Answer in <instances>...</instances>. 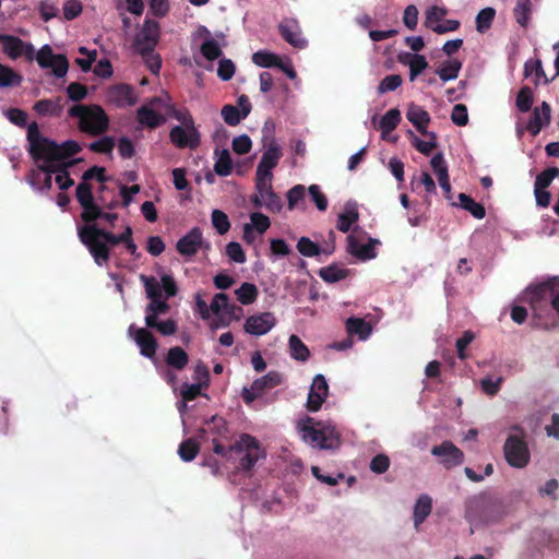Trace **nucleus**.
Segmentation results:
<instances>
[{"instance_id":"f257e3e1","label":"nucleus","mask_w":559,"mask_h":559,"mask_svg":"<svg viewBox=\"0 0 559 559\" xmlns=\"http://www.w3.org/2000/svg\"><path fill=\"white\" fill-rule=\"evenodd\" d=\"M28 153L36 164L27 182L34 190L48 191L52 186V175L60 190H67L74 185L68 168L74 165L73 156L80 151L75 141H64L57 144L45 138L36 123L27 128Z\"/></svg>"},{"instance_id":"f03ea898","label":"nucleus","mask_w":559,"mask_h":559,"mask_svg":"<svg viewBox=\"0 0 559 559\" xmlns=\"http://www.w3.org/2000/svg\"><path fill=\"white\" fill-rule=\"evenodd\" d=\"M145 288L146 297L150 304L145 308V325L157 330L162 335H173L177 331V323L173 319L158 321V316L165 314L169 310L167 299L175 297L178 293V285L174 276L162 270H157V276H139Z\"/></svg>"},{"instance_id":"7ed1b4c3","label":"nucleus","mask_w":559,"mask_h":559,"mask_svg":"<svg viewBox=\"0 0 559 559\" xmlns=\"http://www.w3.org/2000/svg\"><path fill=\"white\" fill-rule=\"evenodd\" d=\"M132 228L127 225L120 235H114L98 228L95 224H86L79 228V237L87 247L95 263L99 266L105 265L109 259L110 248L124 243L127 250L132 254H136L138 247L132 239Z\"/></svg>"},{"instance_id":"20e7f679","label":"nucleus","mask_w":559,"mask_h":559,"mask_svg":"<svg viewBox=\"0 0 559 559\" xmlns=\"http://www.w3.org/2000/svg\"><path fill=\"white\" fill-rule=\"evenodd\" d=\"M522 300L530 305L536 324L549 329L559 325V288L544 283L527 287Z\"/></svg>"},{"instance_id":"39448f33","label":"nucleus","mask_w":559,"mask_h":559,"mask_svg":"<svg viewBox=\"0 0 559 559\" xmlns=\"http://www.w3.org/2000/svg\"><path fill=\"white\" fill-rule=\"evenodd\" d=\"M296 428L300 439L312 448L334 450L341 444L340 431L330 420L319 421L306 416L297 421Z\"/></svg>"},{"instance_id":"423d86ee","label":"nucleus","mask_w":559,"mask_h":559,"mask_svg":"<svg viewBox=\"0 0 559 559\" xmlns=\"http://www.w3.org/2000/svg\"><path fill=\"white\" fill-rule=\"evenodd\" d=\"M69 115L78 119L81 131L93 135L105 132L109 126L108 116L98 105H74L69 109Z\"/></svg>"},{"instance_id":"0eeeda50","label":"nucleus","mask_w":559,"mask_h":559,"mask_svg":"<svg viewBox=\"0 0 559 559\" xmlns=\"http://www.w3.org/2000/svg\"><path fill=\"white\" fill-rule=\"evenodd\" d=\"M524 437V431L519 426H513L503 445L506 461L514 468L525 467L531 459Z\"/></svg>"},{"instance_id":"6e6552de","label":"nucleus","mask_w":559,"mask_h":559,"mask_svg":"<svg viewBox=\"0 0 559 559\" xmlns=\"http://www.w3.org/2000/svg\"><path fill=\"white\" fill-rule=\"evenodd\" d=\"M229 451H235L243 469H251L260 460L265 457V451L260 447L259 441L246 433L240 436L234 445L229 447Z\"/></svg>"},{"instance_id":"1a4fd4ad","label":"nucleus","mask_w":559,"mask_h":559,"mask_svg":"<svg viewBox=\"0 0 559 559\" xmlns=\"http://www.w3.org/2000/svg\"><path fill=\"white\" fill-rule=\"evenodd\" d=\"M272 179L255 176V192L250 197V202L257 209L264 207L270 212L278 213L283 209V203L272 188Z\"/></svg>"},{"instance_id":"9d476101","label":"nucleus","mask_w":559,"mask_h":559,"mask_svg":"<svg viewBox=\"0 0 559 559\" xmlns=\"http://www.w3.org/2000/svg\"><path fill=\"white\" fill-rule=\"evenodd\" d=\"M167 100V94L160 97H153L146 104L141 106L138 111L139 122L150 129H154L162 124L165 119V103Z\"/></svg>"},{"instance_id":"9b49d317","label":"nucleus","mask_w":559,"mask_h":559,"mask_svg":"<svg viewBox=\"0 0 559 559\" xmlns=\"http://www.w3.org/2000/svg\"><path fill=\"white\" fill-rule=\"evenodd\" d=\"M366 234L353 233L347 236V252L360 261H369L377 257V245L379 240L368 237L365 241Z\"/></svg>"},{"instance_id":"f8f14e48","label":"nucleus","mask_w":559,"mask_h":559,"mask_svg":"<svg viewBox=\"0 0 559 559\" xmlns=\"http://www.w3.org/2000/svg\"><path fill=\"white\" fill-rule=\"evenodd\" d=\"M34 60L43 69H51L56 78H63L69 70V63L63 55H53L49 45H44L38 51L35 50Z\"/></svg>"},{"instance_id":"ddd939ff","label":"nucleus","mask_w":559,"mask_h":559,"mask_svg":"<svg viewBox=\"0 0 559 559\" xmlns=\"http://www.w3.org/2000/svg\"><path fill=\"white\" fill-rule=\"evenodd\" d=\"M448 11L443 7L432 5L425 13V26L437 34L454 32L460 27L457 20H445Z\"/></svg>"},{"instance_id":"4468645a","label":"nucleus","mask_w":559,"mask_h":559,"mask_svg":"<svg viewBox=\"0 0 559 559\" xmlns=\"http://www.w3.org/2000/svg\"><path fill=\"white\" fill-rule=\"evenodd\" d=\"M0 41L2 43L4 53L11 59L15 60L24 57L28 61L34 60L35 47L31 43L24 41L16 36L1 33Z\"/></svg>"},{"instance_id":"2eb2a0df","label":"nucleus","mask_w":559,"mask_h":559,"mask_svg":"<svg viewBox=\"0 0 559 559\" xmlns=\"http://www.w3.org/2000/svg\"><path fill=\"white\" fill-rule=\"evenodd\" d=\"M150 328H138L135 324H131L128 329V335L132 338L138 347L140 354L148 359H154L157 342L154 335L148 331Z\"/></svg>"},{"instance_id":"dca6fc26","label":"nucleus","mask_w":559,"mask_h":559,"mask_svg":"<svg viewBox=\"0 0 559 559\" xmlns=\"http://www.w3.org/2000/svg\"><path fill=\"white\" fill-rule=\"evenodd\" d=\"M276 322L272 312H259L246 319L243 330L247 334L259 337L267 334L276 325Z\"/></svg>"},{"instance_id":"f3484780","label":"nucleus","mask_w":559,"mask_h":559,"mask_svg":"<svg viewBox=\"0 0 559 559\" xmlns=\"http://www.w3.org/2000/svg\"><path fill=\"white\" fill-rule=\"evenodd\" d=\"M271 227V219L261 212H253L249 216V222L242 225V239L252 245L258 236L264 235Z\"/></svg>"},{"instance_id":"a211bd4d","label":"nucleus","mask_w":559,"mask_h":559,"mask_svg":"<svg viewBox=\"0 0 559 559\" xmlns=\"http://www.w3.org/2000/svg\"><path fill=\"white\" fill-rule=\"evenodd\" d=\"M235 311V305L229 301V298L224 293L216 294L210 305V314L216 317L215 328H224L229 325Z\"/></svg>"},{"instance_id":"6ab92c4d","label":"nucleus","mask_w":559,"mask_h":559,"mask_svg":"<svg viewBox=\"0 0 559 559\" xmlns=\"http://www.w3.org/2000/svg\"><path fill=\"white\" fill-rule=\"evenodd\" d=\"M106 102L118 108L133 106L138 102L134 88L128 84H117L109 87L105 94Z\"/></svg>"},{"instance_id":"aec40b11","label":"nucleus","mask_w":559,"mask_h":559,"mask_svg":"<svg viewBox=\"0 0 559 559\" xmlns=\"http://www.w3.org/2000/svg\"><path fill=\"white\" fill-rule=\"evenodd\" d=\"M431 454L445 468L459 466L464 462V453L451 441H443L441 444L433 447Z\"/></svg>"},{"instance_id":"412c9836","label":"nucleus","mask_w":559,"mask_h":559,"mask_svg":"<svg viewBox=\"0 0 559 559\" xmlns=\"http://www.w3.org/2000/svg\"><path fill=\"white\" fill-rule=\"evenodd\" d=\"M159 37V25L152 20H145L142 29L136 35L135 48L142 55L153 51Z\"/></svg>"},{"instance_id":"4be33fe9","label":"nucleus","mask_w":559,"mask_h":559,"mask_svg":"<svg viewBox=\"0 0 559 559\" xmlns=\"http://www.w3.org/2000/svg\"><path fill=\"white\" fill-rule=\"evenodd\" d=\"M169 138L171 143L179 148H195L200 144V132L195 126L171 128Z\"/></svg>"},{"instance_id":"5701e85b","label":"nucleus","mask_w":559,"mask_h":559,"mask_svg":"<svg viewBox=\"0 0 559 559\" xmlns=\"http://www.w3.org/2000/svg\"><path fill=\"white\" fill-rule=\"evenodd\" d=\"M329 395V384L325 377L321 373L314 376L309 389L307 399V409L318 412Z\"/></svg>"},{"instance_id":"b1692460","label":"nucleus","mask_w":559,"mask_h":559,"mask_svg":"<svg viewBox=\"0 0 559 559\" xmlns=\"http://www.w3.org/2000/svg\"><path fill=\"white\" fill-rule=\"evenodd\" d=\"M265 150L257 167V177L273 178L272 170L282 157L281 146L276 140H271V145H264Z\"/></svg>"},{"instance_id":"393cba45","label":"nucleus","mask_w":559,"mask_h":559,"mask_svg":"<svg viewBox=\"0 0 559 559\" xmlns=\"http://www.w3.org/2000/svg\"><path fill=\"white\" fill-rule=\"evenodd\" d=\"M278 29L282 37L293 47L305 49L308 46V40L302 36L301 27L296 19H284Z\"/></svg>"},{"instance_id":"a878e982","label":"nucleus","mask_w":559,"mask_h":559,"mask_svg":"<svg viewBox=\"0 0 559 559\" xmlns=\"http://www.w3.org/2000/svg\"><path fill=\"white\" fill-rule=\"evenodd\" d=\"M251 111V104L246 95H240L237 98V106L225 105L222 108L223 120L229 126H237L240 123Z\"/></svg>"},{"instance_id":"bb28decb","label":"nucleus","mask_w":559,"mask_h":559,"mask_svg":"<svg viewBox=\"0 0 559 559\" xmlns=\"http://www.w3.org/2000/svg\"><path fill=\"white\" fill-rule=\"evenodd\" d=\"M76 198L83 207L82 218L86 223H91L102 215V210L94 203L92 190L86 183L78 186Z\"/></svg>"},{"instance_id":"cd10ccee","label":"nucleus","mask_w":559,"mask_h":559,"mask_svg":"<svg viewBox=\"0 0 559 559\" xmlns=\"http://www.w3.org/2000/svg\"><path fill=\"white\" fill-rule=\"evenodd\" d=\"M329 240L330 242L321 250L318 243L312 241L310 238L301 237L297 242V249L300 254L308 258L317 257L321 252L330 254L335 249V234L332 230L329 233Z\"/></svg>"},{"instance_id":"c85d7f7f","label":"nucleus","mask_w":559,"mask_h":559,"mask_svg":"<svg viewBox=\"0 0 559 559\" xmlns=\"http://www.w3.org/2000/svg\"><path fill=\"white\" fill-rule=\"evenodd\" d=\"M551 109L548 103L543 102L539 107H535L533 116L526 124V129L532 135H537L542 129L550 123Z\"/></svg>"},{"instance_id":"c756f323","label":"nucleus","mask_w":559,"mask_h":559,"mask_svg":"<svg viewBox=\"0 0 559 559\" xmlns=\"http://www.w3.org/2000/svg\"><path fill=\"white\" fill-rule=\"evenodd\" d=\"M202 245V233L199 228H192L177 242V250L180 254L191 257L195 254Z\"/></svg>"},{"instance_id":"7c9ffc66","label":"nucleus","mask_w":559,"mask_h":559,"mask_svg":"<svg viewBox=\"0 0 559 559\" xmlns=\"http://www.w3.org/2000/svg\"><path fill=\"white\" fill-rule=\"evenodd\" d=\"M430 165L438 178L440 188L443 190L447 198H450L451 185L448 174V165L444 160L442 153L433 155L432 158L430 159Z\"/></svg>"},{"instance_id":"2f4dec72","label":"nucleus","mask_w":559,"mask_h":559,"mask_svg":"<svg viewBox=\"0 0 559 559\" xmlns=\"http://www.w3.org/2000/svg\"><path fill=\"white\" fill-rule=\"evenodd\" d=\"M359 218L358 204L355 201L345 203L343 212L337 217L336 227L342 233H347Z\"/></svg>"},{"instance_id":"473e14b6","label":"nucleus","mask_w":559,"mask_h":559,"mask_svg":"<svg viewBox=\"0 0 559 559\" xmlns=\"http://www.w3.org/2000/svg\"><path fill=\"white\" fill-rule=\"evenodd\" d=\"M399 60L402 64L408 66L409 80L412 82L415 81L416 78L428 67V61L425 56L418 53L405 52L399 57Z\"/></svg>"},{"instance_id":"72a5a7b5","label":"nucleus","mask_w":559,"mask_h":559,"mask_svg":"<svg viewBox=\"0 0 559 559\" xmlns=\"http://www.w3.org/2000/svg\"><path fill=\"white\" fill-rule=\"evenodd\" d=\"M406 118L421 134H428L427 126L430 122V116L421 106L411 104Z\"/></svg>"},{"instance_id":"f704fd0d","label":"nucleus","mask_w":559,"mask_h":559,"mask_svg":"<svg viewBox=\"0 0 559 559\" xmlns=\"http://www.w3.org/2000/svg\"><path fill=\"white\" fill-rule=\"evenodd\" d=\"M432 510V499L427 493L420 495L414 506L413 520L414 525L418 528L429 516Z\"/></svg>"},{"instance_id":"c9c22d12","label":"nucleus","mask_w":559,"mask_h":559,"mask_svg":"<svg viewBox=\"0 0 559 559\" xmlns=\"http://www.w3.org/2000/svg\"><path fill=\"white\" fill-rule=\"evenodd\" d=\"M346 330L349 335H357L360 341H366L372 333L371 324L360 318H348Z\"/></svg>"},{"instance_id":"e433bc0d","label":"nucleus","mask_w":559,"mask_h":559,"mask_svg":"<svg viewBox=\"0 0 559 559\" xmlns=\"http://www.w3.org/2000/svg\"><path fill=\"white\" fill-rule=\"evenodd\" d=\"M288 349H289V356L297 361L305 362L308 360V358L310 356L309 348L295 334L290 335L288 338Z\"/></svg>"},{"instance_id":"4c0bfd02","label":"nucleus","mask_w":559,"mask_h":559,"mask_svg":"<svg viewBox=\"0 0 559 559\" xmlns=\"http://www.w3.org/2000/svg\"><path fill=\"white\" fill-rule=\"evenodd\" d=\"M214 171L221 177H226L231 174L233 160L228 150L215 152Z\"/></svg>"},{"instance_id":"58836bf2","label":"nucleus","mask_w":559,"mask_h":559,"mask_svg":"<svg viewBox=\"0 0 559 559\" xmlns=\"http://www.w3.org/2000/svg\"><path fill=\"white\" fill-rule=\"evenodd\" d=\"M349 271L337 264H332L320 269L319 276L326 283L333 284L345 280Z\"/></svg>"},{"instance_id":"ea45409f","label":"nucleus","mask_w":559,"mask_h":559,"mask_svg":"<svg viewBox=\"0 0 559 559\" xmlns=\"http://www.w3.org/2000/svg\"><path fill=\"white\" fill-rule=\"evenodd\" d=\"M524 75L525 78L532 79L533 83L536 85L548 82L539 60H527L524 64Z\"/></svg>"},{"instance_id":"a19ab883","label":"nucleus","mask_w":559,"mask_h":559,"mask_svg":"<svg viewBox=\"0 0 559 559\" xmlns=\"http://www.w3.org/2000/svg\"><path fill=\"white\" fill-rule=\"evenodd\" d=\"M401 121V111L397 108H392L386 111L379 120V129L382 132V138H385L392 132Z\"/></svg>"},{"instance_id":"79ce46f5","label":"nucleus","mask_w":559,"mask_h":559,"mask_svg":"<svg viewBox=\"0 0 559 559\" xmlns=\"http://www.w3.org/2000/svg\"><path fill=\"white\" fill-rule=\"evenodd\" d=\"M462 69V62L457 59H450L441 64L437 74L443 82L453 81L459 76Z\"/></svg>"},{"instance_id":"37998d69","label":"nucleus","mask_w":559,"mask_h":559,"mask_svg":"<svg viewBox=\"0 0 559 559\" xmlns=\"http://www.w3.org/2000/svg\"><path fill=\"white\" fill-rule=\"evenodd\" d=\"M165 114L178 120L180 122L179 127L195 126L194 120L189 110L177 109L173 104H170V98L168 95L167 100L165 103Z\"/></svg>"},{"instance_id":"c03bdc74","label":"nucleus","mask_w":559,"mask_h":559,"mask_svg":"<svg viewBox=\"0 0 559 559\" xmlns=\"http://www.w3.org/2000/svg\"><path fill=\"white\" fill-rule=\"evenodd\" d=\"M238 301L242 305H251L258 297V288L252 283H242L239 288L235 290Z\"/></svg>"},{"instance_id":"a18cd8bd","label":"nucleus","mask_w":559,"mask_h":559,"mask_svg":"<svg viewBox=\"0 0 559 559\" xmlns=\"http://www.w3.org/2000/svg\"><path fill=\"white\" fill-rule=\"evenodd\" d=\"M409 135L412 136V144L423 154L429 155L432 148L437 145L436 135L433 132H429L428 134H423L426 139L421 140L416 136L412 131H409Z\"/></svg>"},{"instance_id":"49530a36","label":"nucleus","mask_w":559,"mask_h":559,"mask_svg":"<svg viewBox=\"0 0 559 559\" xmlns=\"http://www.w3.org/2000/svg\"><path fill=\"white\" fill-rule=\"evenodd\" d=\"M222 46L217 39L209 37L201 45V53L205 59L213 61L222 56Z\"/></svg>"},{"instance_id":"de8ad7c7","label":"nucleus","mask_w":559,"mask_h":559,"mask_svg":"<svg viewBox=\"0 0 559 559\" xmlns=\"http://www.w3.org/2000/svg\"><path fill=\"white\" fill-rule=\"evenodd\" d=\"M283 377L277 371H270L265 376L258 378L253 381L254 390H260L262 393L265 389L274 388L281 384Z\"/></svg>"},{"instance_id":"09e8293b","label":"nucleus","mask_w":559,"mask_h":559,"mask_svg":"<svg viewBox=\"0 0 559 559\" xmlns=\"http://www.w3.org/2000/svg\"><path fill=\"white\" fill-rule=\"evenodd\" d=\"M496 10L491 7H487L485 9H481L478 14L476 15V29L478 33L484 34L487 32L495 19Z\"/></svg>"},{"instance_id":"8fccbe9b","label":"nucleus","mask_w":559,"mask_h":559,"mask_svg":"<svg viewBox=\"0 0 559 559\" xmlns=\"http://www.w3.org/2000/svg\"><path fill=\"white\" fill-rule=\"evenodd\" d=\"M34 110L40 116H58L61 106L57 99H41L34 105Z\"/></svg>"},{"instance_id":"3c124183","label":"nucleus","mask_w":559,"mask_h":559,"mask_svg":"<svg viewBox=\"0 0 559 559\" xmlns=\"http://www.w3.org/2000/svg\"><path fill=\"white\" fill-rule=\"evenodd\" d=\"M460 205L468 211L475 218L481 219L486 215L485 207L480 204L475 202L472 198L468 195L461 193L459 195Z\"/></svg>"},{"instance_id":"603ef678","label":"nucleus","mask_w":559,"mask_h":559,"mask_svg":"<svg viewBox=\"0 0 559 559\" xmlns=\"http://www.w3.org/2000/svg\"><path fill=\"white\" fill-rule=\"evenodd\" d=\"M287 206L288 209L295 210L297 207L304 209V200L306 197V189L302 185H296L287 191Z\"/></svg>"},{"instance_id":"864d4df0","label":"nucleus","mask_w":559,"mask_h":559,"mask_svg":"<svg viewBox=\"0 0 559 559\" xmlns=\"http://www.w3.org/2000/svg\"><path fill=\"white\" fill-rule=\"evenodd\" d=\"M166 361L168 366L176 369H182L188 364V355L181 347H171L168 350Z\"/></svg>"},{"instance_id":"5fc2aeb1","label":"nucleus","mask_w":559,"mask_h":559,"mask_svg":"<svg viewBox=\"0 0 559 559\" xmlns=\"http://www.w3.org/2000/svg\"><path fill=\"white\" fill-rule=\"evenodd\" d=\"M531 12H532L531 0H518L515 8H514V16H515L516 22L521 26L526 27L528 25Z\"/></svg>"},{"instance_id":"6e6d98bb","label":"nucleus","mask_w":559,"mask_h":559,"mask_svg":"<svg viewBox=\"0 0 559 559\" xmlns=\"http://www.w3.org/2000/svg\"><path fill=\"white\" fill-rule=\"evenodd\" d=\"M280 58V56L267 50H259L252 55L253 63L261 68L276 67Z\"/></svg>"},{"instance_id":"4d7b16f0","label":"nucleus","mask_w":559,"mask_h":559,"mask_svg":"<svg viewBox=\"0 0 559 559\" xmlns=\"http://www.w3.org/2000/svg\"><path fill=\"white\" fill-rule=\"evenodd\" d=\"M21 82V75L15 73L11 68L0 63V87L17 86Z\"/></svg>"},{"instance_id":"13d9d810","label":"nucleus","mask_w":559,"mask_h":559,"mask_svg":"<svg viewBox=\"0 0 559 559\" xmlns=\"http://www.w3.org/2000/svg\"><path fill=\"white\" fill-rule=\"evenodd\" d=\"M211 222L219 235H225L230 228V222L227 214L221 210L212 211Z\"/></svg>"},{"instance_id":"bf43d9fd","label":"nucleus","mask_w":559,"mask_h":559,"mask_svg":"<svg viewBox=\"0 0 559 559\" xmlns=\"http://www.w3.org/2000/svg\"><path fill=\"white\" fill-rule=\"evenodd\" d=\"M199 452V445L193 439L185 440L178 449V454L185 462L192 461Z\"/></svg>"},{"instance_id":"052dcab7","label":"nucleus","mask_w":559,"mask_h":559,"mask_svg":"<svg viewBox=\"0 0 559 559\" xmlns=\"http://www.w3.org/2000/svg\"><path fill=\"white\" fill-rule=\"evenodd\" d=\"M515 104H516V108L520 111H522V112L528 111L533 105L532 90L527 86L522 87L516 96Z\"/></svg>"},{"instance_id":"680f3d73","label":"nucleus","mask_w":559,"mask_h":559,"mask_svg":"<svg viewBox=\"0 0 559 559\" xmlns=\"http://www.w3.org/2000/svg\"><path fill=\"white\" fill-rule=\"evenodd\" d=\"M226 254L235 263L242 264L247 260L241 245L236 241H230L226 245Z\"/></svg>"},{"instance_id":"e2e57ef3","label":"nucleus","mask_w":559,"mask_h":559,"mask_svg":"<svg viewBox=\"0 0 559 559\" xmlns=\"http://www.w3.org/2000/svg\"><path fill=\"white\" fill-rule=\"evenodd\" d=\"M402 85V78L399 74H391L385 76L378 86V93L384 94L393 92Z\"/></svg>"},{"instance_id":"0e129e2a","label":"nucleus","mask_w":559,"mask_h":559,"mask_svg":"<svg viewBox=\"0 0 559 559\" xmlns=\"http://www.w3.org/2000/svg\"><path fill=\"white\" fill-rule=\"evenodd\" d=\"M502 377L487 376L480 381L483 391L488 395H495L500 390Z\"/></svg>"},{"instance_id":"69168bd1","label":"nucleus","mask_w":559,"mask_h":559,"mask_svg":"<svg viewBox=\"0 0 559 559\" xmlns=\"http://www.w3.org/2000/svg\"><path fill=\"white\" fill-rule=\"evenodd\" d=\"M558 169L548 168L542 171L535 179V189H545L552 182V180L557 177Z\"/></svg>"},{"instance_id":"338daca9","label":"nucleus","mask_w":559,"mask_h":559,"mask_svg":"<svg viewBox=\"0 0 559 559\" xmlns=\"http://www.w3.org/2000/svg\"><path fill=\"white\" fill-rule=\"evenodd\" d=\"M236 71V67L230 59L223 58L218 62L217 75L223 81H229Z\"/></svg>"},{"instance_id":"774afa93","label":"nucleus","mask_w":559,"mask_h":559,"mask_svg":"<svg viewBox=\"0 0 559 559\" xmlns=\"http://www.w3.org/2000/svg\"><path fill=\"white\" fill-rule=\"evenodd\" d=\"M231 147L237 154H247L252 147V141L247 134H241L233 139Z\"/></svg>"}]
</instances>
